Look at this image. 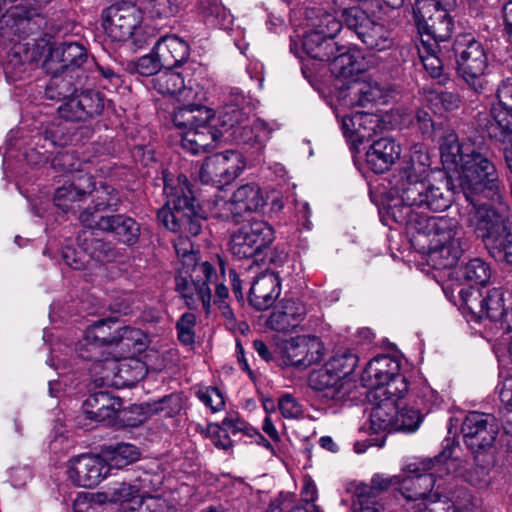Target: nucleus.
<instances>
[{
  "label": "nucleus",
  "mask_w": 512,
  "mask_h": 512,
  "mask_svg": "<svg viewBox=\"0 0 512 512\" xmlns=\"http://www.w3.org/2000/svg\"><path fill=\"white\" fill-rule=\"evenodd\" d=\"M447 6L444 0H416L413 14L421 39L439 44L450 38L453 21Z\"/></svg>",
  "instance_id": "9d476101"
},
{
  "label": "nucleus",
  "mask_w": 512,
  "mask_h": 512,
  "mask_svg": "<svg viewBox=\"0 0 512 512\" xmlns=\"http://www.w3.org/2000/svg\"><path fill=\"white\" fill-rule=\"evenodd\" d=\"M343 129L354 142L364 143L383 129V122L377 115L358 113L343 119Z\"/></svg>",
  "instance_id": "4c0bfd02"
},
{
  "label": "nucleus",
  "mask_w": 512,
  "mask_h": 512,
  "mask_svg": "<svg viewBox=\"0 0 512 512\" xmlns=\"http://www.w3.org/2000/svg\"><path fill=\"white\" fill-rule=\"evenodd\" d=\"M281 292L278 274L265 271L258 275L249 290L250 304L257 310H266L273 305Z\"/></svg>",
  "instance_id": "7c9ffc66"
},
{
  "label": "nucleus",
  "mask_w": 512,
  "mask_h": 512,
  "mask_svg": "<svg viewBox=\"0 0 512 512\" xmlns=\"http://www.w3.org/2000/svg\"><path fill=\"white\" fill-rule=\"evenodd\" d=\"M440 151L443 165L458 172L459 188L466 202L461 204L459 213L465 223L469 217L481 215L480 211H494L503 204L496 166L474 143H460L455 133H448Z\"/></svg>",
  "instance_id": "f257e3e1"
},
{
  "label": "nucleus",
  "mask_w": 512,
  "mask_h": 512,
  "mask_svg": "<svg viewBox=\"0 0 512 512\" xmlns=\"http://www.w3.org/2000/svg\"><path fill=\"white\" fill-rule=\"evenodd\" d=\"M391 93L392 90L389 87L383 86L377 81H356L349 87V104L362 107L370 103L385 104Z\"/></svg>",
  "instance_id": "c9c22d12"
},
{
  "label": "nucleus",
  "mask_w": 512,
  "mask_h": 512,
  "mask_svg": "<svg viewBox=\"0 0 512 512\" xmlns=\"http://www.w3.org/2000/svg\"><path fill=\"white\" fill-rule=\"evenodd\" d=\"M399 483L400 475L388 476L384 474H375L369 485L362 484L357 487V499H362L364 503H368V501H378L377 498L381 493L387 491L391 487H396L398 489Z\"/></svg>",
  "instance_id": "09e8293b"
},
{
  "label": "nucleus",
  "mask_w": 512,
  "mask_h": 512,
  "mask_svg": "<svg viewBox=\"0 0 512 512\" xmlns=\"http://www.w3.org/2000/svg\"><path fill=\"white\" fill-rule=\"evenodd\" d=\"M421 423V415L417 409L397 406V418L394 431L414 432Z\"/></svg>",
  "instance_id": "e2e57ef3"
},
{
  "label": "nucleus",
  "mask_w": 512,
  "mask_h": 512,
  "mask_svg": "<svg viewBox=\"0 0 512 512\" xmlns=\"http://www.w3.org/2000/svg\"><path fill=\"white\" fill-rule=\"evenodd\" d=\"M139 487L126 482H117L108 487L104 492L96 495V501L100 504H119L122 512H134L141 500Z\"/></svg>",
  "instance_id": "e433bc0d"
},
{
  "label": "nucleus",
  "mask_w": 512,
  "mask_h": 512,
  "mask_svg": "<svg viewBox=\"0 0 512 512\" xmlns=\"http://www.w3.org/2000/svg\"><path fill=\"white\" fill-rule=\"evenodd\" d=\"M104 107L105 98L99 91L84 90L62 103L57 111L62 119L79 122L99 116Z\"/></svg>",
  "instance_id": "412c9836"
},
{
  "label": "nucleus",
  "mask_w": 512,
  "mask_h": 512,
  "mask_svg": "<svg viewBox=\"0 0 512 512\" xmlns=\"http://www.w3.org/2000/svg\"><path fill=\"white\" fill-rule=\"evenodd\" d=\"M309 387L322 394L323 398L333 401L345 400L355 388L352 379H342L326 363L313 370L308 377Z\"/></svg>",
  "instance_id": "b1692460"
},
{
  "label": "nucleus",
  "mask_w": 512,
  "mask_h": 512,
  "mask_svg": "<svg viewBox=\"0 0 512 512\" xmlns=\"http://www.w3.org/2000/svg\"><path fill=\"white\" fill-rule=\"evenodd\" d=\"M265 202L261 188L255 183H247L238 187L230 200L220 204L221 215L239 221L246 213L258 212Z\"/></svg>",
  "instance_id": "5701e85b"
},
{
  "label": "nucleus",
  "mask_w": 512,
  "mask_h": 512,
  "mask_svg": "<svg viewBox=\"0 0 512 512\" xmlns=\"http://www.w3.org/2000/svg\"><path fill=\"white\" fill-rule=\"evenodd\" d=\"M379 399L370 413L371 429L374 432L394 431L397 418V402L402 397L394 395H376Z\"/></svg>",
  "instance_id": "58836bf2"
},
{
  "label": "nucleus",
  "mask_w": 512,
  "mask_h": 512,
  "mask_svg": "<svg viewBox=\"0 0 512 512\" xmlns=\"http://www.w3.org/2000/svg\"><path fill=\"white\" fill-rule=\"evenodd\" d=\"M305 305L298 299H284L267 319V326L278 332H290L304 320Z\"/></svg>",
  "instance_id": "c85d7f7f"
},
{
  "label": "nucleus",
  "mask_w": 512,
  "mask_h": 512,
  "mask_svg": "<svg viewBox=\"0 0 512 512\" xmlns=\"http://www.w3.org/2000/svg\"><path fill=\"white\" fill-rule=\"evenodd\" d=\"M88 62V53L85 47L77 42H64L49 52L43 62L46 72L64 71L81 77L80 70Z\"/></svg>",
  "instance_id": "aec40b11"
},
{
  "label": "nucleus",
  "mask_w": 512,
  "mask_h": 512,
  "mask_svg": "<svg viewBox=\"0 0 512 512\" xmlns=\"http://www.w3.org/2000/svg\"><path fill=\"white\" fill-rule=\"evenodd\" d=\"M173 245L177 256L181 261V268L179 271H184L186 274L189 273L191 268L199 266L197 262V253L194 250V246L188 236L179 235L173 240Z\"/></svg>",
  "instance_id": "5fc2aeb1"
},
{
  "label": "nucleus",
  "mask_w": 512,
  "mask_h": 512,
  "mask_svg": "<svg viewBox=\"0 0 512 512\" xmlns=\"http://www.w3.org/2000/svg\"><path fill=\"white\" fill-rule=\"evenodd\" d=\"M110 466L106 459L95 454H81L68 463L69 479L76 485L92 488L106 478Z\"/></svg>",
  "instance_id": "a211bd4d"
},
{
  "label": "nucleus",
  "mask_w": 512,
  "mask_h": 512,
  "mask_svg": "<svg viewBox=\"0 0 512 512\" xmlns=\"http://www.w3.org/2000/svg\"><path fill=\"white\" fill-rule=\"evenodd\" d=\"M197 397L205 406L209 407L212 412H218L224 408V397L216 387L209 386L199 389Z\"/></svg>",
  "instance_id": "338daca9"
},
{
  "label": "nucleus",
  "mask_w": 512,
  "mask_h": 512,
  "mask_svg": "<svg viewBox=\"0 0 512 512\" xmlns=\"http://www.w3.org/2000/svg\"><path fill=\"white\" fill-rule=\"evenodd\" d=\"M36 55L29 49V43L14 44L6 55L3 70L8 82L22 80L31 69Z\"/></svg>",
  "instance_id": "f704fd0d"
},
{
  "label": "nucleus",
  "mask_w": 512,
  "mask_h": 512,
  "mask_svg": "<svg viewBox=\"0 0 512 512\" xmlns=\"http://www.w3.org/2000/svg\"><path fill=\"white\" fill-rule=\"evenodd\" d=\"M12 6L4 15L3 22L14 35L27 37L40 31L46 25L43 9L51 0H23Z\"/></svg>",
  "instance_id": "2eb2a0df"
},
{
  "label": "nucleus",
  "mask_w": 512,
  "mask_h": 512,
  "mask_svg": "<svg viewBox=\"0 0 512 512\" xmlns=\"http://www.w3.org/2000/svg\"><path fill=\"white\" fill-rule=\"evenodd\" d=\"M358 363L356 354L349 350L336 352L327 362L328 368L332 369L342 379H351L349 375L354 371Z\"/></svg>",
  "instance_id": "6e6d98bb"
},
{
  "label": "nucleus",
  "mask_w": 512,
  "mask_h": 512,
  "mask_svg": "<svg viewBox=\"0 0 512 512\" xmlns=\"http://www.w3.org/2000/svg\"><path fill=\"white\" fill-rule=\"evenodd\" d=\"M455 448L456 445L454 441L447 439L446 444L441 453L434 458V465H446L447 471L453 470L458 475L464 477V479L468 483L475 487L484 488L488 486L489 477L486 467L476 465L470 470L465 469L463 466L464 462L462 460H460L459 458H452Z\"/></svg>",
  "instance_id": "bb28decb"
},
{
  "label": "nucleus",
  "mask_w": 512,
  "mask_h": 512,
  "mask_svg": "<svg viewBox=\"0 0 512 512\" xmlns=\"http://www.w3.org/2000/svg\"><path fill=\"white\" fill-rule=\"evenodd\" d=\"M117 321L112 318L102 319L91 326L85 331V345L90 344L89 341L95 340L103 347L114 346L116 343L115 328H117Z\"/></svg>",
  "instance_id": "3c124183"
},
{
  "label": "nucleus",
  "mask_w": 512,
  "mask_h": 512,
  "mask_svg": "<svg viewBox=\"0 0 512 512\" xmlns=\"http://www.w3.org/2000/svg\"><path fill=\"white\" fill-rule=\"evenodd\" d=\"M244 166L241 155L228 150L207 157L201 165L199 178L204 184L221 187L232 182Z\"/></svg>",
  "instance_id": "dca6fc26"
},
{
  "label": "nucleus",
  "mask_w": 512,
  "mask_h": 512,
  "mask_svg": "<svg viewBox=\"0 0 512 512\" xmlns=\"http://www.w3.org/2000/svg\"><path fill=\"white\" fill-rule=\"evenodd\" d=\"M103 27L115 42H129L133 48L147 46L154 36L153 30L142 25V11L132 3H115L102 12Z\"/></svg>",
  "instance_id": "0eeeda50"
},
{
  "label": "nucleus",
  "mask_w": 512,
  "mask_h": 512,
  "mask_svg": "<svg viewBox=\"0 0 512 512\" xmlns=\"http://www.w3.org/2000/svg\"><path fill=\"white\" fill-rule=\"evenodd\" d=\"M143 375L144 365L138 360L125 358L117 361L106 358L99 380L102 385H131L141 379Z\"/></svg>",
  "instance_id": "a878e982"
},
{
  "label": "nucleus",
  "mask_w": 512,
  "mask_h": 512,
  "mask_svg": "<svg viewBox=\"0 0 512 512\" xmlns=\"http://www.w3.org/2000/svg\"><path fill=\"white\" fill-rule=\"evenodd\" d=\"M273 240L272 226L264 220L253 219L231 235L229 250L237 259H248L262 253Z\"/></svg>",
  "instance_id": "ddd939ff"
},
{
  "label": "nucleus",
  "mask_w": 512,
  "mask_h": 512,
  "mask_svg": "<svg viewBox=\"0 0 512 512\" xmlns=\"http://www.w3.org/2000/svg\"><path fill=\"white\" fill-rule=\"evenodd\" d=\"M324 356V347L317 337L299 336L287 341L282 350L283 362L298 369L318 363Z\"/></svg>",
  "instance_id": "4be33fe9"
},
{
  "label": "nucleus",
  "mask_w": 512,
  "mask_h": 512,
  "mask_svg": "<svg viewBox=\"0 0 512 512\" xmlns=\"http://www.w3.org/2000/svg\"><path fill=\"white\" fill-rule=\"evenodd\" d=\"M134 512H176L168 500L158 496L142 497Z\"/></svg>",
  "instance_id": "69168bd1"
},
{
  "label": "nucleus",
  "mask_w": 512,
  "mask_h": 512,
  "mask_svg": "<svg viewBox=\"0 0 512 512\" xmlns=\"http://www.w3.org/2000/svg\"><path fill=\"white\" fill-rule=\"evenodd\" d=\"M248 119V112L234 104L225 105L219 112V130L212 125L214 111L200 104L177 107L172 116L175 127L181 130L182 148L193 155L206 152L221 137L227 139L232 135V130Z\"/></svg>",
  "instance_id": "f03ea898"
},
{
  "label": "nucleus",
  "mask_w": 512,
  "mask_h": 512,
  "mask_svg": "<svg viewBox=\"0 0 512 512\" xmlns=\"http://www.w3.org/2000/svg\"><path fill=\"white\" fill-rule=\"evenodd\" d=\"M406 209L405 221L412 241L426 253L429 262L437 269L451 268L460 259L463 248L458 221L450 217H433L412 213Z\"/></svg>",
  "instance_id": "7ed1b4c3"
},
{
  "label": "nucleus",
  "mask_w": 512,
  "mask_h": 512,
  "mask_svg": "<svg viewBox=\"0 0 512 512\" xmlns=\"http://www.w3.org/2000/svg\"><path fill=\"white\" fill-rule=\"evenodd\" d=\"M423 468L418 464L411 463L407 466V475L400 477L398 490L402 496L410 502H415L413 508L422 512H481L471 495L464 493L461 500L451 499L441 496L437 491L431 493L436 485L434 473H426L424 471L440 467L442 464L434 465V459L423 463Z\"/></svg>",
  "instance_id": "20e7f679"
},
{
  "label": "nucleus",
  "mask_w": 512,
  "mask_h": 512,
  "mask_svg": "<svg viewBox=\"0 0 512 512\" xmlns=\"http://www.w3.org/2000/svg\"><path fill=\"white\" fill-rule=\"evenodd\" d=\"M334 37H326L318 33H305L303 35L302 47L305 53L316 60H331L337 50V42Z\"/></svg>",
  "instance_id": "de8ad7c7"
},
{
  "label": "nucleus",
  "mask_w": 512,
  "mask_h": 512,
  "mask_svg": "<svg viewBox=\"0 0 512 512\" xmlns=\"http://www.w3.org/2000/svg\"><path fill=\"white\" fill-rule=\"evenodd\" d=\"M278 408L282 416L287 419H298L303 415L302 405L290 394L280 397Z\"/></svg>",
  "instance_id": "774afa93"
},
{
  "label": "nucleus",
  "mask_w": 512,
  "mask_h": 512,
  "mask_svg": "<svg viewBox=\"0 0 512 512\" xmlns=\"http://www.w3.org/2000/svg\"><path fill=\"white\" fill-rule=\"evenodd\" d=\"M140 453L136 446L129 443H120L112 448L108 465L123 468L139 459Z\"/></svg>",
  "instance_id": "bf43d9fd"
},
{
  "label": "nucleus",
  "mask_w": 512,
  "mask_h": 512,
  "mask_svg": "<svg viewBox=\"0 0 512 512\" xmlns=\"http://www.w3.org/2000/svg\"><path fill=\"white\" fill-rule=\"evenodd\" d=\"M93 195V210L90 209L91 212L95 214L97 211L103 210H114L116 211L120 205V197L118 192L111 186L107 184H100L99 187H96L94 183V188L92 190Z\"/></svg>",
  "instance_id": "864d4df0"
},
{
  "label": "nucleus",
  "mask_w": 512,
  "mask_h": 512,
  "mask_svg": "<svg viewBox=\"0 0 512 512\" xmlns=\"http://www.w3.org/2000/svg\"><path fill=\"white\" fill-rule=\"evenodd\" d=\"M401 156V146L393 138L374 140L366 152V163L375 173L387 171Z\"/></svg>",
  "instance_id": "2f4dec72"
},
{
  "label": "nucleus",
  "mask_w": 512,
  "mask_h": 512,
  "mask_svg": "<svg viewBox=\"0 0 512 512\" xmlns=\"http://www.w3.org/2000/svg\"><path fill=\"white\" fill-rule=\"evenodd\" d=\"M480 213L477 218L469 217L467 226L473 228L491 257L512 266V218L508 207L500 204L497 210Z\"/></svg>",
  "instance_id": "423d86ee"
},
{
  "label": "nucleus",
  "mask_w": 512,
  "mask_h": 512,
  "mask_svg": "<svg viewBox=\"0 0 512 512\" xmlns=\"http://www.w3.org/2000/svg\"><path fill=\"white\" fill-rule=\"evenodd\" d=\"M440 50V45L429 42V39H421V44L418 47L419 57L425 70L432 78L440 79V82H443L446 77L441 79L444 76L443 62L437 55Z\"/></svg>",
  "instance_id": "8fccbe9b"
},
{
  "label": "nucleus",
  "mask_w": 512,
  "mask_h": 512,
  "mask_svg": "<svg viewBox=\"0 0 512 512\" xmlns=\"http://www.w3.org/2000/svg\"><path fill=\"white\" fill-rule=\"evenodd\" d=\"M342 17L349 30L355 32L361 42L370 50L385 51L394 46V37L383 23L371 19L358 7L344 9Z\"/></svg>",
  "instance_id": "f8f14e48"
},
{
  "label": "nucleus",
  "mask_w": 512,
  "mask_h": 512,
  "mask_svg": "<svg viewBox=\"0 0 512 512\" xmlns=\"http://www.w3.org/2000/svg\"><path fill=\"white\" fill-rule=\"evenodd\" d=\"M305 15L308 28L305 33H318L326 37H335L342 29L341 21L323 8H308Z\"/></svg>",
  "instance_id": "37998d69"
},
{
  "label": "nucleus",
  "mask_w": 512,
  "mask_h": 512,
  "mask_svg": "<svg viewBox=\"0 0 512 512\" xmlns=\"http://www.w3.org/2000/svg\"><path fill=\"white\" fill-rule=\"evenodd\" d=\"M399 362L389 355H378L366 365L361 381L375 394L404 397L408 391V382L400 373Z\"/></svg>",
  "instance_id": "1a4fd4ad"
},
{
  "label": "nucleus",
  "mask_w": 512,
  "mask_h": 512,
  "mask_svg": "<svg viewBox=\"0 0 512 512\" xmlns=\"http://www.w3.org/2000/svg\"><path fill=\"white\" fill-rule=\"evenodd\" d=\"M453 195L447 180L437 183L426 181L406 188L401 194V201L406 209L417 207L441 212L451 206Z\"/></svg>",
  "instance_id": "4468645a"
},
{
  "label": "nucleus",
  "mask_w": 512,
  "mask_h": 512,
  "mask_svg": "<svg viewBox=\"0 0 512 512\" xmlns=\"http://www.w3.org/2000/svg\"><path fill=\"white\" fill-rule=\"evenodd\" d=\"M79 220L85 227L113 233L120 242L126 245L136 244L140 236V225L133 218L124 214L98 216L90 209H85L80 213Z\"/></svg>",
  "instance_id": "f3484780"
},
{
  "label": "nucleus",
  "mask_w": 512,
  "mask_h": 512,
  "mask_svg": "<svg viewBox=\"0 0 512 512\" xmlns=\"http://www.w3.org/2000/svg\"><path fill=\"white\" fill-rule=\"evenodd\" d=\"M115 337L116 343L114 346H120L122 351L127 354L140 352L145 346L144 333L138 328L117 326Z\"/></svg>",
  "instance_id": "603ef678"
},
{
  "label": "nucleus",
  "mask_w": 512,
  "mask_h": 512,
  "mask_svg": "<svg viewBox=\"0 0 512 512\" xmlns=\"http://www.w3.org/2000/svg\"><path fill=\"white\" fill-rule=\"evenodd\" d=\"M94 188L93 177L83 175L77 182L65 183L58 187L54 194V204L63 212L75 211L80 207Z\"/></svg>",
  "instance_id": "cd10ccee"
},
{
  "label": "nucleus",
  "mask_w": 512,
  "mask_h": 512,
  "mask_svg": "<svg viewBox=\"0 0 512 512\" xmlns=\"http://www.w3.org/2000/svg\"><path fill=\"white\" fill-rule=\"evenodd\" d=\"M271 129L268 124L261 120H247L237 129L232 130V135L227 139L234 141L237 145L247 149L261 151L270 139Z\"/></svg>",
  "instance_id": "473e14b6"
},
{
  "label": "nucleus",
  "mask_w": 512,
  "mask_h": 512,
  "mask_svg": "<svg viewBox=\"0 0 512 512\" xmlns=\"http://www.w3.org/2000/svg\"><path fill=\"white\" fill-rule=\"evenodd\" d=\"M180 4V0H145L143 9L151 18L168 19L179 12Z\"/></svg>",
  "instance_id": "4d7b16f0"
},
{
  "label": "nucleus",
  "mask_w": 512,
  "mask_h": 512,
  "mask_svg": "<svg viewBox=\"0 0 512 512\" xmlns=\"http://www.w3.org/2000/svg\"><path fill=\"white\" fill-rule=\"evenodd\" d=\"M359 52L347 45H339L330 61V70L336 77L349 78L363 71Z\"/></svg>",
  "instance_id": "79ce46f5"
},
{
  "label": "nucleus",
  "mask_w": 512,
  "mask_h": 512,
  "mask_svg": "<svg viewBox=\"0 0 512 512\" xmlns=\"http://www.w3.org/2000/svg\"><path fill=\"white\" fill-rule=\"evenodd\" d=\"M461 432L467 448L475 455L490 450L496 440L497 431L485 414L472 412L462 423Z\"/></svg>",
  "instance_id": "6ab92c4d"
},
{
  "label": "nucleus",
  "mask_w": 512,
  "mask_h": 512,
  "mask_svg": "<svg viewBox=\"0 0 512 512\" xmlns=\"http://www.w3.org/2000/svg\"><path fill=\"white\" fill-rule=\"evenodd\" d=\"M85 228L78 235V245L87 255L88 263L91 259L97 262L111 261L115 257V251L111 244L94 237L93 230H96L95 228Z\"/></svg>",
  "instance_id": "c03bdc74"
},
{
  "label": "nucleus",
  "mask_w": 512,
  "mask_h": 512,
  "mask_svg": "<svg viewBox=\"0 0 512 512\" xmlns=\"http://www.w3.org/2000/svg\"><path fill=\"white\" fill-rule=\"evenodd\" d=\"M160 67H162V61L154 51L153 54L144 55L128 66L131 73H137L141 76H156L160 72Z\"/></svg>",
  "instance_id": "680f3d73"
},
{
  "label": "nucleus",
  "mask_w": 512,
  "mask_h": 512,
  "mask_svg": "<svg viewBox=\"0 0 512 512\" xmlns=\"http://www.w3.org/2000/svg\"><path fill=\"white\" fill-rule=\"evenodd\" d=\"M462 299L467 309L478 319L489 318L499 321L506 313L504 307V294L498 289L489 290L485 296L476 292H461Z\"/></svg>",
  "instance_id": "393cba45"
},
{
  "label": "nucleus",
  "mask_w": 512,
  "mask_h": 512,
  "mask_svg": "<svg viewBox=\"0 0 512 512\" xmlns=\"http://www.w3.org/2000/svg\"><path fill=\"white\" fill-rule=\"evenodd\" d=\"M164 194L167 203L158 211V220L175 233L198 235L203 218L187 177L181 174L176 179H165Z\"/></svg>",
  "instance_id": "39448f33"
},
{
  "label": "nucleus",
  "mask_w": 512,
  "mask_h": 512,
  "mask_svg": "<svg viewBox=\"0 0 512 512\" xmlns=\"http://www.w3.org/2000/svg\"><path fill=\"white\" fill-rule=\"evenodd\" d=\"M49 74L50 80L46 85L45 95L51 100L66 102L69 98L74 97L76 92V77L72 73H64V71L46 72Z\"/></svg>",
  "instance_id": "49530a36"
},
{
  "label": "nucleus",
  "mask_w": 512,
  "mask_h": 512,
  "mask_svg": "<svg viewBox=\"0 0 512 512\" xmlns=\"http://www.w3.org/2000/svg\"><path fill=\"white\" fill-rule=\"evenodd\" d=\"M485 129L491 139L501 143L512 142V109L492 105Z\"/></svg>",
  "instance_id": "a19ab883"
},
{
  "label": "nucleus",
  "mask_w": 512,
  "mask_h": 512,
  "mask_svg": "<svg viewBox=\"0 0 512 512\" xmlns=\"http://www.w3.org/2000/svg\"><path fill=\"white\" fill-rule=\"evenodd\" d=\"M428 157L425 154L415 151L410 158L402 163L400 168L399 197L402 192L412 184L424 183L429 174Z\"/></svg>",
  "instance_id": "ea45409f"
},
{
  "label": "nucleus",
  "mask_w": 512,
  "mask_h": 512,
  "mask_svg": "<svg viewBox=\"0 0 512 512\" xmlns=\"http://www.w3.org/2000/svg\"><path fill=\"white\" fill-rule=\"evenodd\" d=\"M85 336L77 343L76 352L78 356L84 360L94 361V371L95 373L100 374L103 369L104 360L101 358L103 351V346L96 342L95 340L89 341L90 344L85 345Z\"/></svg>",
  "instance_id": "052dcab7"
},
{
  "label": "nucleus",
  "mask_w": 512,
  "mask_h": 512,
  "mask_svg": "<svg viewBox=\"0 0 512 512\" xmlns=\"http://www.w3.org/2000/svg\"><path fill=\"white\" fill-rule=\"evenodd\" d=\"M154 89L162 95L177 96L178 101L182 102L184 107L189 104H195L198 98V92L192 87L185 85L182 75L171 68L160 71L152 80Z\"/></svg>",
  "instance_id": "c756f323"
},
{
  "label": "nucleus",
  "mask_w": 512,
  "mask_h": 512,
  "mask_svg": "<svg viewBox=\"0 0 512 512\" xmlns=\"http://www.w3.org/2000/svg\"><path fill=\"white\" fill-rule=\"evenodd\" d=\"M217 278L215 268L209 262H202L199 266L191 268L188 274L179 271L175 279L176 290L190 309H196L202 305L207 311L211 302L209 284L216 283Z\"/></svg>",
  "instance_id": "9b49d317"
},
{
  "label": "nucleus",
  "mask_w": 512,
  "mask_h": 512,
  "mask_svg": "<svg viewBox=\"0 0 512 512\" xmlns=\"http://www.w3.org/2000/svg\"><path fill=\"white\" fill-rule=\"evenodd\" d=\"M190 50L188 42L175 34L160 37L153 47V51L162 61V66L167 68L186 63Z\"/></svg>",
  "instance_id": "72a5a7b5"
},
{
  "label": "nucleus",
  "mask_w": 512,
  "mask_h": 512,
  "mask_svg": "<svg viewBox=\"0 0 512 512\" xmlns=\"http://www.w3.org/2000/svg\"><path fill=\"white\" fill-rule=\"evenodd\" d=\"M462 276L471 283L485 285L491 277V269L483 259L473 258L462 268Z\"/></svg>",
  "instance_id": "13d9d810"
},
{
  "label": "nucleus",
  "mask_w": 512,
  "mask_h": 512,
  "mask_svg": "<svg viewBox=\"0 0 512 512\" xmlns=\"http://www.w3.org/2000/svg\"><path fill=\"white\" fill-rule=\"evenodd\" d=\"M85 405L90 408L86 411L88 418L97 422H104L115 417L121 403L117 398L111 397L107 392L100 391L91 395Z\"/></svg>",
  "instance_id": "a18cd8bd"
},
{
  "label": "nucleus",
  "mask_w": 512,
  "mask_h": 512,
  "mask_svg": "<svg viewBox=\"0 0 512 512\" xmlns=\"http://www.w3.org/2000/svg\"><path fill=\"white\" fill-rule=\"evenodd\" d=\"M196 317L193 313L186 312L176 323L179 341L184 345H191L195 341L194 327Z\"/></svg>",
  "instance_id": "0e129e2a"
},
{
  "label": "nucleus",
  "mask_w": 512,
  "mask_h": 512,
  "mask_svg": "<svg viewBox=\"0 0 512 512\" xmlns=\"http://www.w3.org/2000/svg\"><path fill=\"white\" fill-rule=\"evenodd\" d=\"M452 50L460 78L474 93L482 94L489 83V59L482 43L471 35L463 34L456 37Z\"/></svg>",
  "instance_id": "6e6552de"
}]
</instances>
